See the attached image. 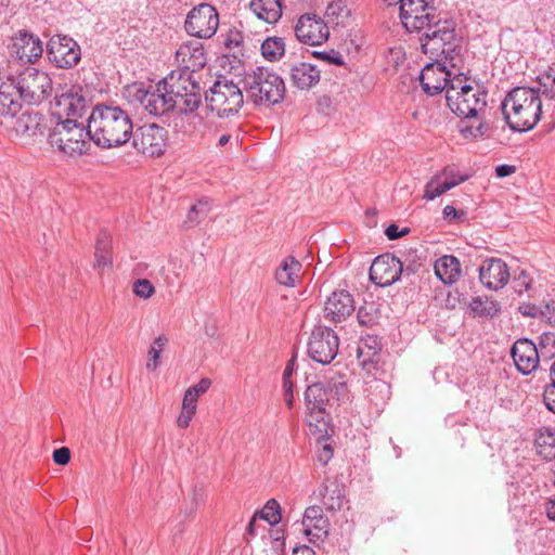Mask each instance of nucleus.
I'll use <instances>...</instances> for the list:
<instances>
[{
  "mask_svg": "<svg viewBox=\"0 0 555 555\" xmlns=\"http://www.w3.org/2000/svg\"><path fill=\"white\" fill-rule=\"evenodd\" d=\"M52 92V79L42 70L25 67L16 75L0 79V114L15 116L22 103L40 104Z\"/></svg>",
  "mask_w": 555,
  "mask_h": 555,
  "instance_id": "1",
  "label": "nucleus"
},
{
  "mask_svg": "<svg viewBox=\"0 0 555 555\" xmlns=\"http://www.w3.org/2000/svg\"><path fill=\"white\" fill-rule=\"evenodd\" d=\"M92 142L102 149L125 145L133 134L130 114L117 105L98 104L88 117Z\"/></svg>",
  "mask_w": 555,
  "mask_h": 555,
  "instance_id": "2",
  "label": "nucleus"
},
{
  "mask_svg": "<svg viewBox=\"0 0 555 555\" xmlns=\"http://www.w3.org/2000/svg\"><path fill=\"white\" fill-rule=\"evenodd\" d=\"M541 89L516 87L502 102L504 118L514 131L525 132L532 129L541 118Z\"/></svg>",
  "mask_w": 555,
  "mask_h": 555,
  "instance_id": "3",
  "label": "nucleus"
},
{
  "mask_svg": "<svg viewBox=\"0 0 555 555\" xmlns=\"http://www.w3.org/2000/svg\"><path fill=\"white\" fill-rule=\"evenodd\" d=\"M488 92L480 85L462 74L453 76L447 89V104L456 116L465 119L479 118L486 111Z\"/></svg>",
  "mask_w": 555,
  "mask_h": 555,
  "instance_id": "4",
  "label": "nucleus"
},
{
  "mask_svg": "<svg viewBox=\"0 0 555 555\" xmlns=\"http://www.w3.org/2000/svg\"><path fill=\"white\" fill-rule=\"evenodd\" d=\"M422 51L438 60L443 56L452 67H455L462 47L456 35L455 23L451 20H438L421 31Z\"/></svg>",
  "mask_w": 555,
  "mask_h": 555,
  "instance_id": "5",
  "label": "nucleus"
},
{
  "mask_svg": "<svg viewBox=\"0 0 555 555\" xmlns=\"http://www.w3.org/2000/svg\"><path fill=\"white\" fill-rule=\"evenodd\" d=\"M244 83L247 98L255 105L272 106L284 100V80L267 67H257L246 74Z\"/></svg>",
  "mask_w": 555,
  "mask_h": 555,
  "instance_id": "6",
  "label": "nucleus"
},
{
  "mask_svg": "<svg viewBox=\"0 0 555 555\" xmlns=\"http://www.w3.org/2000/svg\"><path fill=\"white\" fill-rule=\"evenodd\" d=\"M91 132L75 119H64L51 129L48 143L53 150L69 156L85 155L91 149Z\"/></svg>",
  "mask_w": 555,
  "mask_h": 555,
  "instance_id": "7",
  "label": "nucleus"
},
{
  "mask_svg": "<svg viewBox=\"0 0 555 555\" xmlns=\"http://www.w3.org/2000/svg\"><path fill=\"white\" fill-rule=\"evenodd\" d=\"M166 83L172 109L189 114L199 107L202 103L201 87L194 77L188 75V72H171L166 77Z\"/></svg>",
  "mask_w": 555,
  "mask_h": 555,
  "instance_id": "8",
  "label": "nucleus"
},
{
  "mask_svg": "<svg viewBox=\"0 0 555 555\" xmlns=\"http://www.w3.org/2000/svg\"><path fill=\"white\" fill-rule=\"evenodd\" d=\"M207 107L219 117L236 114L244 103L242 90L227 78L218 79L206 94Z\"/></svg>",
  "mask_w": 555,
  "mask_h": 555,
  "instance_id": "9",
  "label": "nucleus"
},
{
  "mask_svg": "<svg viewBox=\"0 0 555 555\" xmlns=\"http://www.w3.org/2000/svg\"><path fill=\"white\" fill-rule=\"evenodd\" d=\"M388 5L400 3L402 25L410 33H421L428 25L438 21L433 0H382Z\"/></svg>",
  "mask_w": 555,
  "mask_h": 555,
  "instance_id": "10",
  "label": "nucleus"
},
{
  "mask_svg": "<svg viewBox=\"0 0 555 555\" xmlns=\"http://www.w3.org/2000/svg\"><path fill=\"white\" fill-rule=\"evenodd\" d=\"M128 93L151 115L159 116L172 109L166 77L156 85L133 83L128 88Z\"/></svg>",
  "mask_w": 555,
  "mask_h": 555,
  "instance_id": "11",
  "label": "nucleus"
},
{
  "mask_svg": "<svg viewBox=\"0 0 555 555\" xmlns=\"http://www.w3.org/2000/svg\"><path fill=\"white\" fill-rule=\"evenodd\" d=\"M339 338L327 326L317 325L308 340V356L320 364H330L337 356Z\"/></svg>",
  "mask_w": 555,
  "mask_h": 555,
  "instance_id": "12",
  "label": "nucleus"
},
{
  "mask_svg": "<svg viewBox=\"0 0 555 555\" xmlns=\"http://www.w3.org/2000/svg\"><path fill=\"white\" fill-rule=\"evenodd\" d=\"M168 132L155 124L143 125L132 134V145L135 151L149 157L162 156L167 147Z\"/></svg>",
  "mask_w": 555,
  "mask_h": 555,
  "instance_id": "13",
  "label": "nucleus"
},
{
  "mask_svg": "<svg viewBox=\"0 0 555 555\" xmlns=\"http://www.w3.org/2000/svg\"><path fill=\"white\" fill-rule=\"evenodd\" d=\"M47 55L55 67L69 69L80 62L81 49L73 38L54 35L47 43Z\"/></svg>",
  "mask_w": 555,
  "mask_h": 555,
  "instance_id": "14",
  "label": "nucleus"
},
{
  "mask_svg": "<svg viewBox=\"0 0 555 555\" xmlns=\"http://www.w3.org/2000/svg\"><path fill=\"white\" fill-rule=\"evenodd\" d=\"M219 26V13L215 7L209 3H201L193 8L185 20V30L189 35L209 39Z\"/></svg>",
  "mask_w": 555,
  "mask_h": 555,
  "instance_id": "15",
  "label": "nucleus"
},
{
  "mask_svg": "<svg viewBox=\"0 0 555 555\" xmlns=\"http://www.w3.org/2000/svg\"><path fill=\"white\" fill-rule=\"evenodd\" d=\"M296 38L308 46H321L330 37L327 23L313 13L302 14L294 27Z\"/></svg>",
  "mask_w": 555,
  "mask_h": 555,
  "instance_id": "16",
  "label": "nucleus"
},
{
  "mask_svg": "<svg viewBox=\"0 0 555 555\" xmlns=\"http://www.w3.org/2000/svg\"><path fill=\"white\" fill-rule=\"evenodd\" d=\"M447 62L441 63L436 60V62L426 64L421 74L418 76V80L422 87V90L427 95H436L442 91L447 92L451 80V73L447 69Z\"/></svg>",
  "mask_w": 555,
  "mask_h": 555,
  "instance_id": "17",
  "label": "nucleus"
},
{
  "mask_svg": "<svg viewBox=\"0 0 555 555\" xmlns=\"http://www.w3.org/2000/svg\"><path fill=\"white\" fill-rule=\"evenodd\" d=\"M403 264L399 258L390 254L377 256L370 268L371 281L382 287L390 286L400 279Z\"/></svg>",
  "mask_w": 555,
  "mask_h": 555,
  "instance_id": "18",
  "label": "nucleus"
},
{
  "mask_svg": "<svg viewBox=\"0 0 555 555\" xmlns=\"http://www.w3.org/2000/svg\"><path fill=\"white\" fill-rule=\"evenodd\" d=\"M467 180V176L460 175L454 167L447 166L435 173L426 183L423 198L434 201L449 190Z\"/></svg>",
  "mask_w": 555,
  "mask_h": 555,
  "instance_id": "19",
  "label": "nucleus"
},
{
  "mask_svg": "<svg viewBox=\"0 0 555 555\" xmlns=\"http://www.w3.org/2000/svg\"><path fill=\"white\" fill-rule=\"evenodd\" d=\"M89 108L88 100L80 93L68 91L55 96L54 115L61 120L82 118Z\"/></svg>",
  "mask_w": 555,
  "mask_h": 555,
  "instance_id": "20",
  "label": "nucleus"
},
{
  "mask_svg": "<svg viewBox=\"0 0 555 555\" xmlns=\"http://www.w3.org/2000/svg\"><path fill=\"white\" fill-rule=\"evenodd\" d=\"M507 264L500 258H487L479 267V280L490 291L503 288L509 281Z\"/></svg>",
  "mask_w": 555,
  "mask_h": 555,
  "instance_id": "21",
  "label": "nucleus"
},
{
  "mask_svg": "<svg viewBox=\"0 0 555 555\" xmlns=\"http://www.w3.org/2000/svg\"><path fill=\"white\" fill-rule=\"evenodd\" d=\"M333 389H327L324 383L318 382L309 385L305 392V402L312 421L324 418L326 406L332 402Z\"/></svg>",
  "mask_w": 555,
  "mask_h": 555,
  "instance_id": "22",
  "label": "nucleus"
},
{
  "mask_svg": "<svg viewBox=\"0 0 555 555\" xmlns=\"http://www.w3.org/2000/svg\"><path fill=\"white\" fill-rule=\"evenodd\" d=\"M176 61L180 70L176 73H185L193 77V74L202 69L206 64V53L199 42H188L181 44L176 51Z\"/></svg>",
  "mask_w": 555,
  "mask_h": 555,
  "instance_id": "23",
  "label": "nucleus"
},
{
  "mask_svg": "<svg viewBox=\"0 0 555 555\" xmlns=\"http://www.w3.org/2000/svg\"><path fill=\"white\" fill-rule=\"evenodd\" d=\"M304 532L311 543L323 541L330 530L328 518L323 509L318 505H311L306 508L302 517Z\"/></svg>",
  "mask_w": 555,
  "mask_h": 555,
  "instance_id": "24",
  "label": "nucleus"
},
{
  "mask_svg": "<svg viewBox=\"0 0 555 555\" xmlns=\"http://www.w3.org/2000/svg\"><path fill=\"white\" fill-rule=\"evenodd\" d=\"M354 300L345 289L334 291L325 301L324 317L334 323L341 322L354 311Z\"/></svg>",
  "mask_w": 555,
  "mask_h": 555,
  "instance_id": "25",
  "label": "nucleus"
},
{
  "mask_svg": "<svg viewBox=\"0 0 555 555\" xmlns=\"http://www.w3.org/2000/svg\"><path fill=\"white\" fill-rule=\"evenodd\" d=\"M517 370L524 375L533 372L539 365V351L537 346L528 338L518 339L511 351Z\"/></svg>",
  "mask_w": 555,
  "mask_h": 555,
  "instance_id": "26",
  "label": "nucleus"
},
{
  "mask_svg": "<svg viewBox=\"0 0 555 555\" xmlns=\"http://www.w3.org/2000/svg\"><path fill=\"white\" fill-rule=\"evenodd\" d=\"M13 50L16 57L23 63L36 62L43 52L41 40L27 31H20L15 36Z\"/></svg>",
  "mask_w": 555,
  "mask_h": 555,
  "instance_id": "27",
  "label": "nucleus"
},
{
  "mask_svg": "<svg viewBox=\"0 0 555 555\" xmlns=\"http://www.w3.org/2000/svg\"><path fill=\"white\" fill-rule=\"evenodd\" d=\"M289 76L294 87L300 90H310L319 83L321 72L310 63L299 62L291 67Z\"/></svg>",
  "mask_w": 555,
  "mask_h": 555,
  "instance_id": "28",
  "label": "nucleus"
},
{
  "mask_svg": "<svg viewBox=\"0 0 555 555\" xmlns=\"http://www.w3.org/2000/svg\"><path fill=\"white\" fill-rule=\"evenodd\" d=\"M434 271L443 284L451 285L461 276V262L455 256L444 255L435 261Z\"/></svg>",
  "mask_w": 555,
  "mask_h": 555,
  "instance_id": "29",
  "label": "nucleus"
},
{
  "mask_svg": "<svg viewBox=\"0 0 555 555\" xmlns=\"http://www.w3.org/2000/svg\"><path fill=\"white\" fill-rule=\"evenodd\" d=\"M42 115L38 112H24L15 120L13 129L21 137H34L41 132Z\"/></svg>",
  "mask_w": 555,
  "mask_h": 555,
  "instance_id": "30",
  "label": "nucleus"
},
{
  "mask_svg": "<svg viewBox=\"0 0 555 555\" xmlns=\"http://www.w3.org/2000/svg\"><path fill=\"white\" fill-rule=\"evenodd\" d=\"M249 7L259 20L268 24L276 23L282 16L281 0H251Z\"/></svg>",
  "mask_w": 555,
  "mask_h": 555,
  "instance_id": "31",
  "label": "nucleus"
},
{
  "mask_svg": "<svg viewBox=\"0 0 555 555\" xmlns=\"http://www.w3.org/2000/svg\"><path fill=\"white\" fill-rule=\"evenodd\" d=\"M301 263L293 256L286 257L275 271V280L280 285L294 287L299 280Z\"/></svg>",
  "mask_w": 555,
  "mask_h": 555,
  "instance_id": "32",
  "label": "nucleus"
},
{
  "mask_svg": "<svg viewBox=\"0 0 555 555\" xmlns=\"http://www.w3.org/2000/svg\"><path fill=\"white\" fill-rule=\"evenodd\" d=\"M112 264V236L108 232L101 231L95 242L94 268L103 270Z\"/></svg>",
  "mask_w": 555,
  "mask_h": 555,
  "instance_id": "33",
  "label": "nucleus"
},
{
  "mask_svg": "<svg viewBox=\"0 0 555 555\" xmlns=\"http://www.w3.org/2000/svg\"><path fill=\"white\" fill-rule=\"evenodd\" d=\"M534 446L538 454L544 460L555 459V429L541 428L535 437Z\"/></svg>",
  "mask_w": 555,
  "mask_h": 555,
  "instance_id": "34",
  "label": "nucleus"
},
{
  "mask_svg": "<svg viewBox=\"0 0 555 555\" xmlns=\"http://www.w3.org/2000/svg\"><path fill=\"white\" fill-rule=\"evenodd\" d=\"M321 495L322 502L328 511H339L344 505V490L336 481L326 483Z\"/></svg>",
  "mask_w": 555,
  "mask_h": 555,
  "instance_id": "35",
  "label": "nucleus"
},
{
  "mask_svg": "<svg viewBox=\"0 0 555 555\" xmlns=\"http://www.w3.org/2000/svg\"><path fill=\"white\" fill-rule=\"evenodd\" d=\"M284 53L285 42L281 37H268L261 43V54L267 61H279Z\"/></svg>",
  "mask_w": 555,
  "mask_h": 555,
  "instance_id": "36",
  "label": "nucleus"
},
{
  "mask_svg": "<svg viewBox=\"0 0 555 555\" xmlns=\"http://www.w3.org/2000/svg\"><path fill=\"white\" fill-rule=\"evenodd\" d=\"M469 309L478 317H493L500 311V305L488 297H475L469 302Z\"/></svg>",
  "mask_w": 555,
  "mask_h": 555,
  "instance_id": "37",
  "label": "nucleus"
},
{
  "mask_svg": "<svg viewBox=\"0 0 555 555\" xmlns=\"http://www.w3.org/2000/svg\"><path fill=\"white\" fill-rule=\"evenodd\" d=\"M168 344V338L166 337V335L162 334L159 336H157L150 349H149V359H147V362H146V369L151 372L153 371H156L157 367L159 366L160 364V353L164 351L166 345Z\"/></svg>",
  "mask_w": 555,
  "mask_h": 555,
  "instance_id": "38",
  "label": "nucleus"
},
{
  "mask_svg": "<svg viewBox=\"0 0 555 555\" xmlns=\"http://www.w3.org/2000/svg\"><path fill=\"white\" fill-rule=\"evenodd\" d=\"M350 11L347 8V4L344 0H337L331 2L326 10L324 17L326 18L327 25L328 24H340L344 22V18L348 17Z\"/></svg>",
  "mask_w": 555,
  "mask_h": 555,
  "instance_id": "39",
  "label": "nucleus"
},
{
  "mask_svg": "<svg viewBox=\"0 0 555 555\" xmlns=\"http://www.w3.org/2000/svg\"><path fill=\"white\" fill-rule=\"evenodd\" d=\"M259 515L260 518L266 520L270 526L278 525L281 521L280 504L273 499L269 500Z\"/></svg>",
  "mask_w": 555,
  "mask_h": 555,
  "instance_id": "40",
  "label": "nucleus"
},
{
  "mask_svg": "<svg viewBox=\"0 0 555 555\" xmlns=\"http://www.w3.org/2000/svg\"><path fill=\"white\" fill-rule=\"evenodd\" d=\"M326 388L333 389V393L331 396L332 397L331 401H336L339 403V402H344V401L348 400V398H349L347 383L341 377H339L337 379L332 378L330 382H327Z\"/></svg>",
  "mask_w": 555,
  "mask_h": 555,
  "instance_id": "41",
  "label": "nucleus"
},
{
  "mask_svg": "<svg viewBox=\"0 0 555 555\" xmlns=\"http://www.w3.org/2000/svg\"><path fill=\"white\" fill-rule=\"evenodd\" d=\"M539 83L542 93L550 100H555V67H551L547 72L539 77Z\"/></svg>",
  "mask_w": 555,
  "mask_h": 555,
  "instance_id": "42",
  "label": "nucleus"
},
{
  "mask_svg": "<svg viewBox=\"0 0 555 555\" xmlns=\"http://www.w3.org/2000/svg\"><path fill=\"white\" fill-rule=\"evenodd\" d=\"M210 142H215L216 147L218 149H232L237 144V137L233 135L229 131H219L216 130L209 135Z\"/></svg>",
  "mask_w": 555,
  "mask_h": 555,
  "instance_id": "43",
  "label": "nucleus"
},
{
  "mask_svg": "<svg viewBox=\"0 0 555 555\" xmlns=\"http://www.w3.org/2000/svg\"><path fill=\"white\" fill-rule=\"evenodd\" d=\"M379 347L376 344V340L373 338H369L366 340H362L358 346V358L362 359V362L373 361V358L378 353Z\"/></svg>",
  "mask_w": 555,
  "mask_h": 555,
  "instance_id": "44",
  "label": "nucleus"
},
{
  "mask_svg": "<svg viewBox=\"0 0 555 555\" xmlns=\"http://www.w3.org/2000/svg\"><path fill=\"white\" fill-rule=\"evenodd\" d=\"M488 130V124L485 121H479L477 126H461L460 128L463 138L470 141L483 138Z\"/></svg>",
  "mask_w": 555,
  "mask_h": 555,
  "instance_id": "45",
  "label": "nucleus"
},
{
  "mask_svg": "<svg viewBox=\"0 0 555 555\" xmlns=\"http://www.w3.org/2000/svg\"><path fill=\"white\" fill-rule=\"evenodd\" d=\"M533 279L530 276V274L526 270H519L516 271L513 283L515 292L519 295L529 292L532 286Z\"/></svg>",
  "mask_w": 555,
  "mask_h": 555,
  "instance_id": "46",
  "label": "nucleus"
},
{
  "mask_svg": "<svg viewBox=\"0 0 555 555\" xmlns=\"http://www.w3.org/2000/svg\"><path fill=\"white\" fill-rule=\"evenodd\" d=\"M133 293L142 299H149L155 294V287L151 281L139 279L133 283Z\"/></svg>",
  "mask_w": 555,
  "mask_h": 555,
  "instance_id": "47",
  "label": "nucleus"
},
{
  "mask_svg": "<svg viewBox=\"0 0 555 555\" xmlns=\"http://www.w3.org/2000/svg\"><path fill=\"white\" fill-rule=\"evenodd\" d=\"M540 350L542 354H546L547 357L555 356V334L554 333H543L540 337Z\"/></svg>",
  "mask_w": 555,
  "mask_h": 555,
  "instance_id": "48",
  "label": "nucleus"
},
{
  "mask_svg": "<svg viewBox=\"0 0 555 555\" xmlns=\"http://www.w3.org/2000/svg\"><path fill=\"white\" fill-rule=\"evenodd\" d=\"M313 55L320 60L327 62L328 64H334V65L340 66V65H344V63H345L343 55L335 50L314 51Z\"/></svg>",
  "mask_w": 555,
  "mask_h": 555,
  "instance_id": "49",
  "label": "nucleus"
},
{
  "mask_svg": "<svg viewBox=\"0 0 555 555\" xmlns=\"http://www.w3.org/2000/svg\"><path fill=\"white\" fill-rule=\"evenodd\" d=\"M211 386V379L208 377H203L197 384L189 387L186 391L192 396L196 397L197 399L206 393Z\"/></svg>",
  "mask_w": 555,
  "mask_h": 555,
  "instance_id": "50",
  "label": "nucleus"
},
{
  "mask_svg": "<svg viewBox=\"0 0 555 555\" xmlns=\"http://www.w3.org/2000/svg\"><path fill=\"white\" fill-rule=\"evenodd\" d=\"M244 41V36L238 29H231L224 40V44L228 49L238 48Z\"/></svg>",
  "mask_w": 555,
  "mask_h": 555,
  "instance_id": "51",
  "label": "nucleus"
},
{
  "mask_svg": "<svg viewBox=\"0 0 555 555\" xmlns=\"http://www.w3.org/2000/svg\"><path fill=\"white\" fill-rule=\"evenodd\" d=\"M195 414L196 411L194 410L181 408V412L177 418V426L182 429L188 428Z\"/></svg>",
  "mask_w": 555,
  "mask_h": 555,
  "instance_id": "52",
  "label": "nucleus"
},
{
  "mask_svg": "<svg viewBox=\"0 0 555 555\" xmlns=\"http://www.w3.org/2000/svg\"><path fill=\"white\" fill-rule=\"evenodd\" d=\"M53 461L57 465H66L70 460V451L66 447L59 448L53 451Z\"/></svg>",
  "mask_w": 555,
  "mask_h": 555,
  "instance_id": "53",
  "label": "nucleus"
},
{
  "mask_svg": "<svg viewBox=\"0 0 555 555\" xmlns=\"http://www.w3.org/2000/svg\"><path fill=\"white\" fill-rule=\"evenodd\" d=\"M543 400L546 408L555 413V384L548 385L543 393Z\"/></svg>",
  "mask_w": 555,
  "mask_h": 555,
  "instance_id": "54",
  "label": "nucleus"
},
{
  "mask_svg": "<svg viewBox=\"0 0 555 555\" xmlns=\"http://www.w3.org/2000/svg\"><path fill=\"white\" fill-rule=\"evenodd\" d=\"M333 457V449L331 444L325 443L317 453V460L325 466L330 460Z\"/></svg>",
  "mask_w": 555,
  "mask_h": 555,
  "instance_id": "55",
  "label": "nucleus"
},
{
  "mask_svg": "<svg viewBox=\"0 0 555 555\" xmlns=\"http://www.w3.org/2000/svg\"><path fill=\"white\" fill-rule=\"evenodd\" d=\"M294 363H293V360H291L284 372H283V387H284V391H287V392H291L292 388H293V382L291 380V377H292V374L294 372Z\"/></svg>",
  "mask_w": 555,
  "mask_h": 555,
  "instance_id": "56",
  "label": "nucleus"
},
{
  "mask_svg": "<svg viewBox=\"0 0 555 555\" xmlns=\"http://www.w3.org/2000/svg\"><path fill=\"white\" fill-rule=\"evenodd\" d=\"M409 232H410V230L408 228L399 230V228L396 224H390L385 230V234L388 237V240H390V241L397 240V238L408 234Z\"/></svg>",
  "mask_w": 555,
  "mask_h": 555,
  "instance_id": "57",
  "label": "nucleus"
},
{
  "mask_svg": "<svg viewBox=\"0 0 555 555\" xmlns=\"http://www.w3.org/2000/svg\"><path fill=\"white\" fill-rule=\"evenodd\" d=\"M197 401L198 399L196 397L185 390L181 408L197 411Z\"/></svg>",
  "mask_w": 555,
  "mask_h": 555,
  "instance_id": "58",
  "label": "nucleus"
},
{
  "mask_svg": "<svg viewBox=\"0 0 555 555\" xmlns=\"http://www.w3.org/2000/svg\"><path fill=\"white\" fill-rule=\"evenodd\" d=\"M197 401L198 399L196 397L185 390L181 408L197 411Z\"/></svg>",
  "mask_w": 555,
  "mask_h": 555,
  "instance_id": "59",
  "label": "nucleus"
},
{
  "mask_svg": "<svg viewBox=\"0 0 555 555\" xmlns=\"http://www.w3.org/2000/svg\"><path fill=\"white\" fill-rule=\"evenodd\" d=\"M516 170L515 166L512 165H500L495 168L496 177L499 178H505L514 173Z\"/></svg>",
  "mask_w": 555,
  "mask_h": 555,
  "instance_id": "60",
  "label": "nucleus"
},
{
  "mask_svg": "<svg viewBox=\"0 0 555 555\" xmlns=\"http://www.w3.org/2000/svg\"><path fill=\"white\" fill-rule=\"evenodd\" d=\"M206 203H202L199 202L198 204L196 205H193L191 206L190 210H189V214H188V219L191 221V222H196V218H195V215L198 212V211H202L204 212L206 210Z\"/></svg>",
  "mask_w": 555,
  "mask_h": 555,
  "instance_id": "61",
  "label": "nucleus"
},
{
  "mask_svg": "<svg viewBox=\"0 0 555 555\" xmlns=\"http://www.w3.org/2000/svg\"><path fill=\"white\" fill-rule=\"evenodd\" d=\"M546 515L551 520H555V495L546 504Z\"/></svg>",
  "mask_w": 555,
  "mask_h": 555,
  "instance_id": "62",
  "label": "nucleus"
},
{
  "mask_svg": "<svg viewBox=\"0 0 555 555\" xmlns=\"http://www.w3.org/2000/svg\"><path fill=\"white\" fill-rule=\"evenodd\" d=\"M443 215L446 218H451V219H455L459 217V211L456 210V208L452 205H447L444 208H443Z\"/></svg>",
  "mask_w": 555,
  "mask_h": 555,
  "instance_id": "63",
  "label": "nucleus"
},
{
  "mask_svg": "<svg viewBox=\"0 0 555 555\" xmlns=\"http://www.w3.org/2000/svg\"><path fill=\"white\" fill-rule=\"evenodd\" d=\"M293 555H314L310 547H304L301 550H295Z\"/></svg>",
  "mask_w": 555,
  "mask_h": 555,
  "instance_id": "64",
  "label": "nucleus"
}]
</instances>
